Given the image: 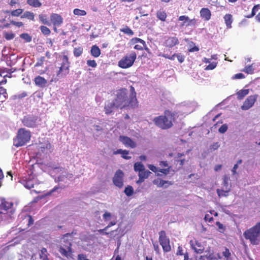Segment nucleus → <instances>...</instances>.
I'll use <instances>...</instances> for the list:
<instances>
[{
  "label": "nucleus",
  "mask_w": 260,
  "mask_h": 260,
  "mask_svg": "<svg viewBox=\"0 0 260 260\" xmlns=\"http://www.w3.org/2000/svg\"><path fill=\"white\" fill-rule=\"evenodd\" d=\"M27 4L34 8H39L42 6V3L39 0H27Z\"/></svg>",
  "instance_id": "32"
},
{
  "label": "nucleus",
  "mask_w": 260,
  "mask_h": 260,
  "mask_svg": "<svg viewBox=\"0 0 260 260\" xmlns=\"http://www.w3.org/2000/svg\"><path fill=\"white\" fill-rule=\"evenodd\" d=\"M189 243L191 248L197 253L201 254L204 251L205 249L204 245L199 240L193 239L190 241Z\"/></svg>",
  "instance_id": "11"
},
{
  "label": "nucleus",
  "mask_w": 260,
  "mask_h": 260,
  "mask_svg": "<svg viewBox=\"0 0 260 260\" xmlns=\"http://www.w3.org/2000/svg\"><path fill=\"white\" fill-rule=\"evenodd\" d=\"M131 91L128 98V91L126 88H121L116 91L115 98L113 101L117 104V108L122 109L127 107L135 108L138 107L136 93L133 86H131Z\"/></svg>",
  "instance_id": "1"
},
{
  "label": "nucleus",
  "mask_w": 260,
  "mask_h": 260,
  "mask_svg": "<svg viewBox=\"0 0 260 260\" xmlns=\"http://www.w3.org/2000/svg\"><path fill=\"white\" fill-rule=\"evenodd\" d=\"M144 169V166L140 162H136L134 165V170L136 172L141 173Z\"/></svg>",
  "instance_id": "35"
},
{
  "label": "nucleus",
  "mask_w": 260,
  "mask_h": 260,
  "mask_svg": "<svg viewBox=\"0 0 260 260\" xmlns=\"http://www.w3.org/2000/svg\"><path fill=\"white\" fill-rule=\"evenodd\" d=\"M119 140L127 147L134 148L137 146L136 142L127 136H120Z\"/></svg>",
  "instance_id": "16"
},
{
  "label": "nucleus",
  "mask_w": 260,
  "mask_h": 260,
  "mask_svg": "<svg viewBox=\"0 0 260 260\" xmlns=\"http://www.w3.org/2000/svg\"><path fill=\"white\" fill-rule=\"evenodd\" d=\"M244 78H245V76L244 75V74L240 73L235 74L233 78L239 79H243Z\"/></svg>",
  "instance_id": "62"
},
{
  "label": "nucleus",
  "mask_w": 260,
  "mask_h": 260,
  "mask_svg": "<svg viewBox=\"0 0 260 260\" xmlns=\"http://www.w3.org/2000/svg\"><path fill=\"white\" fill-rule=\"evenodd\" d=\"M31 132L24 128H19L16 136L13 139V145L15 147H19L25 145L31 138Z\"/></svg>",
  "instance_id": "5"
},
{
  "label": "nucleus",
  "mask_w": 260,
  "mask_h": 260,
  "mask_svg": "<svg viewBox=\"0 0 260 260\" xmlns=\"http://www.w3.org/2000/svg\"><path fill=\"white\" fill-rule=\"evenodd\" d=\"M153 182L154 184L157 185L159 187H163L166 184H167L168 185H172L173 184L171 181H165L161 179H155Z\"/></svg>",
  "instance_id": "28"
},
{
  "label": "nucleus",
  "mask_w": 260,
  "mask_h": 260,
  "mask_svg": "<svg viewBox=\"0 0 260 260\" xmlns=\"http://www.w3.org/2000/svg\"><path fill=\"white\" fill-rule=\"evenodd\" d=\"M27 95V94L26 92L24 91L22 93L19 94L17 95H16V98H17L18 99H21Z\"/></svg>",
  "instance_id": "63"
},
{
  "label": "nucleus",
  "mask_w": 260,
  "mask_h": 260,
  "mask_svg": "<svg viewBox=\"0 0 260 260\" xmlns=\"http://www.w3.org/2000/svg\"><path fill=\"white\" fill-rule=\"evenodd\" d=\"M224 20L227 28H231L233 22L232 15L230 14H225L224 16Z\"/></svg>",
  "instance_id": "26"
},
{
  "label": "nucleus",
  "mask_w": 260,
  "mask_h": 260,
  "mask_svg": "<svg viewBox=\"0 0 260 260\" xmlns=\"http://www.w3.org/2000/svg\"><path fill=\"white\" fill-rule=\"evenodd\" d=\"M257 98V94H254L248 96L241 106V109L243 110H247L251 108L254 104Z\"/></svg>",
  "instance_id": "12"
},
{
  "label": "nucleus",
  "mask_w": 260,
  "mask_h": 260,
  "mask_svg": "<svg viewBox=\"0 0 260 260\" xmlns=\"http://www.w3.org/2000/svg\"><path fill=\"white\" fill-rule=\"evenodd\" d=\"M204 219L206 222L212 223L213 221V218L209 214H206L205 215Z\"/></svg>",
  "instance_id": "60"
},
{
  "label": "nucleus",
  "mask_w": 260,
  "mask_h": 260,
  "mask_svg": "<svg viewBox=\"0 0 260 260\" xmlns=\"http://www.w3.org/2000/svg\"><path fill=\"white\" fill-rule=\"evenodd\" d=\"M40 30L43 34L44 35H49L51 33L50 30L45 26H41Z\"/></svg>",
  "instance_id": "46"
},
{
  "label": "nucleus",
  "mask_w": 260,
  "mask_h": 260,
  "mask_svg": "<svg viewBox=\"0 0 260 260\" xmlns=\"http://www.w3.org/2000/svg\"><path fill=\"white\" fill-rule=\"evenodd\" d=\"M159 56L163 57L165 58L169 59L170 60H174L175 57L177 58L178 61L180 63H182L184 61L185 57L184 55H182L181 53H174L173 55L170 56L167 54H162L160 53L158 55Z\"/></svg>",
  "instance_id": "18"
},
{
  "label": "nucleus",
  "mask_w": 260,
  "mask_h": 260,
  "mask_svg": "<svg viewBox=\"0 0 260 260\" xmlns=\"http://www.w3.org/2000/svg\"><path fill=\"white\" fill-rule=\"evenodd\" d=\"M249 89H241L238 92H237L236 94L237 95V99L238 100H242L245 97L246 95L249 93Z\"/></svg>",
  "instance_id": "31"
},
{
  "label": "nucleus",
  "mask_w": 260,
  "mask_h": 260,
  "mask_svg": "<svg viewBox=\"0 0 260 260\" xmlns=\"http://www.w3.org/2000/svg\"><path fill=\"white\" fill-rule=\"evenodd\" d=\"M83 52V49L81 47H76L74 49V55L76 57L80 56Z\"/></svg>",
  "instance_id": "44"
},
{
  "label": "nucleus",
  "mask_w": 260,
  "mask_h": 260,
  "mask_svg": "<svg viewBox=\"0 0 260 260\" xmlns=\"http://www.w3.org/2000/svg\"><path fill=\"white\" fill-rule=\"evenodd\" d=\"M120 31L129 36H132L134 34V31L127 26H125L124 27L121 28Z\"/></svg>",
  "instance_id": "37"
},
{
  "label": "nucleus",
  "mask_w": 260,
  "mask_h": 260,
  "mask_svg": "<svg viewBox=\"0 0 260 260\" xmlns=\"http://www.w3.org/2000/svg\"><path fill=\"white\" fill-rule=\"evenodd\" d=\"M184 155V154L183 153H178L177 154V156L175 158V160L176 162H178L179 163V165L181 166H182L185 162V159H181V158Z\"/></svg>",
  "instance_id": "34"
},
{
  "label": "nucleus",
  "mask_w": 260,
  "mask_h": 260,
  "mask_svg": "<svg viewBox=\"0 0 260 260\" xmlns=\"http://www.w3.org/2000/svg\"><path fill=\"white\" fill-rule=\"evenodd\" d=\"M124 176L123 172L119 169L115 172L113 178V184L119 188H122L123 186Z\"/></svg>",
  "instance_id": "10"
},
{
  "label": "nucleus",
  "mask_w": 260,
  "mask_h": 260,
  "mask_svg": "<svg viewBox=\"0 0 260 260\" xmlns=\"http://www.w3.org/2000/svg\"><path fill=\"white\" fill-rule=\"evenodd\" d=\"M87 64L89 67L95 68L97 66V63L94 60H87Z\"/></svg>",
  "instance_id": "55"
},
{
  "label": "nucleus",
  "mask_w": 260,
  "mask_h": 260,
  "mask_svg": "<svg viewBox=\"0 0 260 260\" xmlns=\"http://www.w3.org/2000/svg\"><path fill=\"white\" fill-rule=\"evenodd\" d=\"M130 43L131 45H135L137 43H140L143 45H146V43L145 41L143 40L138 38H132L130 41Z\"/></svg>",
  "instance_id": "38"
},
{
  "label": "nucleus",
  "mask_w": 260,
  "mask_h": 260,
  "mask_svg": "<svg viewBox=\"0 0 260 260\" xmlns=\"http://www.w3.org/2000/svg\"><path fill=\"white\" fill-rule=\"evenodd\" d=\"M124 192L127 196L129 197L133 194L134 189L132 186L128 185L125 188Z\"/></svg>",
  "instance_id": "39"
},
{
  "label": "nucleus",
  "mask_w": 260,
  "mask_h": 260,
  "mask_svg": "<svg viewBox=\"0 0 260 260\" xmlns=\"http://www.w3.org/2000/svg\"><path fill=\"white\" fill-rule=\"evenodd\" d=\"M51 148L52 146L48 140L45 139L42 143L39 141L38 149L41 153H47L51 151Z\"/></svg>",
  "instance_id": "13"
},
{
  "label": "nucleus",
  "mask_w": 260,
  "mask_h": 260,
  "mask_svg": "<svg viewBox=\"0 0 260 260\" xmlns=\"http://www.w3.org/2000/svg\"><path fill=\"white\" fill-rule=\"evenodd\" d=\"M243 236L251 245H258L260 243V222L244 231Z\"/></svg>",
  "instance_id": "4"
},
{
  "label": "nucleus",
  "mask_w": 260,
  "mask_h": 260,
  "mask_svg": "<svg viewBox=\"0 0 260 260\" xmlns=\"http://www.w3.org/2000/svg\"><path fill=\"white\" fill-rule=\"evenodd\" d=\"M77 260H90L87 258V256L83 253L79 254L77 256Z\"/></svg>",
  "instance_id": "59"
},
{
  "label": "nucleus",
  "mask_w": 260,
  "mask_h": 260,
  "mask_svg": "<svg viewBox=\"0 0 260 260\" xmlns=\"http://www.w3.org/2000/svg\"><path fill=\"white\" fill-rule=\"evenodd\" d=\"M40 258L42 260L47 259V249L45 248H43L41 250V253H40Z\"/></svg>",
  "instance_id": "42"
},
{
  "label": "nucleus",
  "mask_w": 260,
  "mask_h": 260,
  "mask_svg": "<svg viewBox=\"0 0 260 260\" xmlns=\"http://www.w3.org/2000/svg\"><path fill=\"white\" fill-rule=\"evenodd\" d=\"M61 63L56 72V76L58 77L66 76L69 73L70 63L67 55H64L61 57Z\"/></svg>",
  "instance_id": "7"
},
{
  "label": "nucleus",
  "mask_w": 260,
  "mask_h": 260,
  "mask_svg": "<svg viewBox=\"0 0 260 260\" xmlns=\"http://www.w3.org/2000/svg\"><path fill=\"white\" fill-rule=\"evenodd\" d=\"M35 84L40 87H44L46 86L47 81L43 77L38 76L35 78L34 80Z\"/></svg>",
  "instance_id": "24"
},
{
  "label": "nucleus",
  "mask_w": 260,
  "mask_h": 260,
  "mask_svg": "<svg viewBox=\"0 0 260 260\" xmlns=\"http://www.w3.org/2000/svg\"><path fill=\"white\" fill-rule=\"evenodd\" d=\"M201 17L205 21H209L211 17V12L208 8H202L200 11Z\"/></svg>",
  "instance_id": "22"
},
{
  "label": "nucleus",
  "mask_w": 260,
  "mask_h": 260,
  "mask_svg": "<svg viewBox=\"0 0 260 260\" xmlns=\"http://www.w3.org/2000/svg\"><path fill=\"white\" fill-rule=\"evenodd\" d=\"M11 23L18 27H20L23 25V23L20 21H11Z\"/></svg>",
  "instance_id": "61"
},
{
  "label": "nucleus",
  "mask_w": 260,
  "mask_h": 260,
  "mask_svg": "<svg viewBox=\"0 0 260 260\" xmlns=\"http://www.w3.org/2000/svg\"><path fill=\"white\" fill-rule=\"evenodd\" d=\"M39 18L40 20L44 24L50 25V23L47 19V16L44 14H40L39 15Z\"/></svg>",
  "instance_id": "40"
},
{
  "label": "nucleus",
  "mask_w": 260,
  "mask_h": 260,
  "mask_svg": "<svg viewBox=\"0 0 260 260\" xmlns=\"http://www.w3.org/2000/svg\"><path fill=\"white\" fill-rule=\"evenodd\" d=\"M41 121V119L38 116L34 115H27L23 118L22 123L23 124L29 128L37 127Z\"/></svg>",
  "instance_id": "8"
},
{
  "label": "nucleus",
  "mask_w": 260,
  "mask_h": 260,
  "mask_svg": "<svg viewBox=\"0 0 260 260\" xmlns=\"http://www.w3.org/2000/svg\"><path fill=\"white\" fill-rule=\"evenodd\" d=\"M115 109L118 108L117 104H116L114 101L111 102L107 101L105 104L104 111L107 115H110L113 113Z\"/></svg>",
  "instance_id": "15"
},
{
  "label": "nucleus",
  "mask_w": 260,
  "mask_h": 260,
  "mask_svg": "<svg viewBox=\"0 0 260 260\" xmlns=\"http://www.w3.org/2000/svg\"><path fill=\"white\" fill-rule=\"evenodd\" d=\"M165 46L168 48H172L179 44V40L176 37H169L165 40Z\"/></svg>",
  "instance_id": "20"
},
{
  "label": "nucleus",
  "mask_w": 260,
  "mask_h": 260,
  "mask_svg": "<svg viewBox=\"0 0 260 260\" xmlns=\"http://www.w3.org/2000/svg\"><path fill=\"white\" fill-rule=\"evenodd\" d=\"M23 10L22 9H17L16 10L12 11L11 12V15L12 16L18 17L23 13Z\"/></svg>",
  "instance_id": "41"
},
{
  "label": "nucleus",
  "mask_w": 260,
  "mask_h": 260,
  "mask_svg": "<svg viewBox=\"0 0 260 260\" xmlns=\"http://www.w3.org/2000/svg\"><path fill=\"white\" fill-rule=\"evenodd\" d=\"M254 69L252 67V65H249L248 66H246L245 68L243 70V71L247 74H252L253 73Z\"/></svg>",
  "instance_id": "50"
},
{
  "label": "nucleus",
  "mask_w": 260,
  "mask_h": 260,
  "mask_svg": "<svg viewBox=\"0 0 260 260\" xmlns=\"http://www.w3.org/2000/svg\"><path fill=\"white\" fill-rule=\"evenodd\" d=\"M137 58V54L132 51L130 54L123 56L118 62V66L122 69H127L131 67Z\"/></svg>",
  "instance_id": "6"
},
{
  "label": "nucleus",
  "mask_w": 260,
  "mask_h": 260,
  "mask_svg": "<svg viewBox=\"0 0 260 260\" xmlns=\"http://www.w3.org/2000/svg\"><path fill=\"white\" fill-rule=\"evenodd\" d=\"M230 188H228L225 190L218 188L216 190V192L218 197L220 198L222 197H227L228 196V193L230 191Z\"/></svg>",
  "instance_id": "33"
},
{
  "label": "nucleus",
  "mask_w": 260,
  "mask_h": 260,
  "mask_svg": "<svg viewBox=\"0 0 260 260\" xmlns=\"http://www.w3.org/2000/svg\"><path fill=\"white\" fill-rule=\"evenodd\" d=\"M206 257L208 260H216V257L214 256L213 253H210L209 254H207L205 256L201 255L200 258V260L204 259V258Z\"/></svg>",
  "instance_id": "45"
},
{
  "label": "nucleus",
  "mask_w": 260,
  "mask_h": 260,
  "mask_svg": "<svg viewBox=\"0 0 260 260\" xmlns=\"http://www.w3.org/2000/svg\"><path fill=\"white\" fill-rule=\"evenodd\" d=\"M50 20L54 26H59L62 23V18L60 15L53 13L50 15Z\"/></svg>",
  "instance_id": "21"
},
{
  "label": "nucleus",
  "mask_w": 260,
  "mask_h": 260,
  "mask_svg": "<svg viewBox=\"0 0 260 260\" xmlns=\"http://www.w3.org/2000/svg\"><path fill=\"white\" fill-rule=\"evenodd\" d=\"M150 174H151V173L149 171L144 169V171H142L141 173H139V180L137 181V183L138 184L142 183L145 179H147L149 177Z\"/></svg>",
  "instance_id": "23"
},
{
  "label": "nucleus",
  "mask_w": 260,
  "mask_h": 260,
  "mask_svg": "<svg viewBox=\"0 0 260 260\" xmlns=\"http://www.w3.org/2000/svg\"><path fill=\"white\" fill-rule=\"evenodd\" d=\"M175 121V114L169 110H166L164 115L156 117L153 119L155 124L162 129H167L173 126Z\"/></svg>",
  "instance_id": "3"
},
{
  "label": "nucleus",
  "mask_w": 260,
  "mask_h": 260,
  "mask_svg": "<svg viewBox=\"0 0 260 260\" xmlns=\"http://www.w3.org/2000/svg\"><path fill=\"white\" fill-rule=\"evenodd\" d=\"M148 167L150 170H151L152 171H153L155 173H156L157 172H159L164 174H167L169 172V168H168V169H160L158 170L155 166H154L152 165H149Z\"/></svg>",
  "instance_id": "27"
},
{
  "label": "nucleus",
  "mask_w": 260,
  "mask_h": 260,
  "mask_svg": "<svg viewBox=\"0 0 260 260\" xmlns=\"http://www.w3.org/2000/svg\"><path fill=\"white\" fill-rule=\"evenodd\" d=\"M228 125L226 124H223L219 128L218 131L221 134L224 133L228 129Z\"/></svg>",
  "instance_id": "57"
},
{
  "label": "nucleus",
  "mask_w": 260,
  "mask_h": 260,
  "mask_svg": "<svg viewBox=\"0 0 260 260\" xmlns=\"http://www.w3.org/2000/svg\"><path fill=\"white\" fill-rule=\"evenodd\" d=\"M259 9H260V5L259 4H257V5L254 6V7H253V8L252 9L251 14L248 15H247L246 16V17L247 18H251L253 17L255 15L256 12L257 11H258Z\"/></svg>",
  "instance_id": "36"
},
{
  "label": "nucleus",
  "mask_w": 260,
  "mask_h": 260,
  "mask_svg": "<svg viewBox=\"0 0 260 260\" xmlns=\"http://www.w3.org/2000/svg\"><path fill=\"white\" fill-rule=\"evenodd\" d=\"M35 182V179L32 176H28V177L22 180V183L25 187L31 189L34 187Z\"/></svg>",
  "instance_id": "19"
},
{
  "label": "nucleus",
  "mask_w": 260,
  "mask_h": 260,
  "mask_svg": "<svg viewBox=\"0 0 260 260\" xmlns=\"http://www.w3.org/2000/svg\"><path fill=\"white\" fill-rule=\"evenodd\" d=\"M73 13L74 15L78 16H85L86 15V12L85 10L79 9H75Z\"/></svg>",
  "instance_id": "43"
},
{
  "label": "nucleus",
  "mask_w": 260,
  "mask_h": 260,
  "mask_svg": "<svg viewBox=\"0 0 260 260\" xmlns=\"http://www.w3.org/2000/svg\"><path fill=\"white\" fill-rule=\"evenodd\" d=\"M64 177L68 179H71L73 177V175L71 173H67L66 174V175H65V176H64V175L59 176L58 177V181H63Z\"/></svg>",
  "instance_id": "52"
},
{
  "label": "nucleus",
  "mask_w": 260,
  "mask_h": 260,
  "mask_svg": "<svg viewBox=\"0 0 260 260\" xmlns=\"http://www.w3.org/2000/svg\"><path fill=\"white\" fill-rule=\"evenodd\" d=\"M159 242L162 246L163 251L168 252L171 251V248L170 244V240L167 238L165 231L159 232Z\"/></svg>",
  "instance_id": "9"
},
{
  "label": "nucleus",
  "mask_w": 260,
  "mask_h": 260,
  "mask_svg": "<svg viewBox=\"0 0 260 260\" xmlns=\"http://www.w3.org/2000/svg\"><path fill=\"white\" fill-rule=\"evenodd\" d=\"M4 37L6 40H10L15 37V35L12 32H5Z\"/></svg>",
  "instance_id": "53"
},
{
  "label": "nucleus",
  "mask_w": 260,
  "mask_h": 260,
  "mask_svg": "<svg viewBox=\"0 0 260 260\" xmlns=\"http://www.w3.org/2000/svg\"><path fill=\"white\" fill-rule=\"evenodd\" d=\"M21 18H26L31 21H35V14L33 12L26 11L21 15Z\"/></svg>",
  "instance_id": "29"
},
{
  "label": "nucleus",
  "mask_w": 260,
  "mask_h": 260,
  "mask_svg": "<svg viewBox=\"0 0 260 260\" xmlns=\"http://www.w3.org/2000/svg\"><path fill=\"white\" fill-rule=\"evenodd\" d=\"M16 210V205L13 199L0 198V220L10 222L14 217Z\"/></svg>",
  "instance_id": "2"
},
{
  "label": "nucleus",
  "mask_w": 260,
  "mask_h": 260,
  "mask_svg": "<svg viewBox=\"0 0 260 260\" xmlns=\"http://www.w3.org/2000/svg\"><path fill=\"white\" fill-rule=\"evenodd\" d=\"M146 45H143V44H136L135 46L134 47V48L136 50H142L144 48L145 50L148 51L149 49L147 47H146Z\"/></svg>",
  "instance_id": "51"
},
{
  "label": "nucleus",
  "mask_w": 260,
  "mask_h": 260,
  "mask_svg": "<svg viewBox=\"0 0 260 260\" xmlns=\"http://www.w3.org/2000/svg\"><path fill=\"white\" fill-rule=\"evenodd\" d=\"M178 20L179 21H183L181 26L186 27L189 26H195L197 24V20L195 18L189 19V17L185 15H182L179 17Z\"/></svg>",
  "instance_id": "14"
},
{
  "label": "nucleus",
  "mask_w": 260,
  "mask_h": 260,
  "mask_svg": "<svg viewBox=\"0 0 260 260\" xmlns=\"http://www.w3.org/2000/svg\"><path fill=\"white\" fill-rule=\"evenodd\" d=\"M153 247L154 250L156 251V253H159V247L157 243H153Z\"/></svg>",
  "instance_id": "64"
},
{
  "label": "nucleus",
  "mask_w": 260,
  "mask_h": 260,
  "mask_svg": "<svg viewBox=\"0 0 260 260\" xmlns=\"http://www.w3.org/2000/svg\"><path fill=\"white\" fill-rule=\"evenodd\" d=\"M129 154V151L126 150H123V152L122 153V157L125 159H129L131 158V156H128Z\"/></svg>",
  "instance_id": "56"
},
{
  "label": "nucleus",
  "mask_w": 260,
  "mask_h": 260,
  "mask_svg": "<svg viewBox=\"0 0 260 260\" xmlns=\"http://www.w3.org/2000/svg\"><path fill=\"white\" fill-rule=\"evenodd\" d=\"M20 37L26 42H30L31 41V37L27 33H23L20 35Z\"/></svg>",
  "instance_id": "48"
},
{
  "label": "nucleus",
  "mask_w": 260,
  "mask_h": 260,
  "mask_svg": "<svg viewBox=\"0 0 260 260\" xmlns=\"http://www.w3.org/2000/svg\"><path fill=\"white\" fill-rule=\"evenodd\" d=\"M217 64V62L213 61L211 63H209V64L205 68V70L208 71V70H212L214 69Z\"/></svg>",
  "instance_id": "49"
},
{
  "label": "nucleus",
  "mask_w": 260,
  "mask_h": 260,
  "mask_svg": "<svg viewBox=\"0 0 260 260\" xmlns=\"http://www.w3.org/2000/svg\"><path fill=\"white\" fill-rule=\"evenodd\" d=\"M45 61V58L44 56H42L37 59V62L35 65V67H41L44 64V61Z\"/></svg>",
  "instance_id": "47"
},
{
  "label": "nucleus",
  "mask_w": 260,
  "mask_h": 260,
  "mask_svg": "<svg viewBox=\"0 0 260 260\" xmlns=\"http://www.w3.org/2000/svg\"><path fill=\"white\" fill-rule=\"evenodd\" d=\"M90 53L92 56L98 57L101 55V52L99 47L96 45H94L91 48Z\"/></svg>",
  "instance_id": "25"
},
{
  "label": "nucleus",
  "mask_w": 260,
  "mask_h": 260,
  "mask_svg": "<svg viewBox=\"0 0 260 260\" xmlns=\"http://www.w3.org/2000/svg\"><path fill=\"white\" fill-rule=\"evenodd\" d=\"M71 246V243L70 242H68V245H67V248H64L62 246L59 247V252L63 256L67 258L71 257L72 254Z\"/></svg>",
  "instance_id": "17"
},
{
  "label": "nucleus",
  "mask_w": 260,
  "mask_h": 260,
  "mask_svg": "<svg viewBox=\"0 0 260 260\" xmlns=\"http://www.w3.org/2000/svg\"><path fill=\"white\" fill-rule=\"evenodd\" d=\"M222 255L225 258L228 259L230 257L231 253L229 249L228 248L225 247L224 248V251L222 252Z\"/></svg>",
  "instance_id": "54"
},
{
  "label": "nucleus",
  "mask_w": 260,
  "mask_h": 260,
  "mask_svg": "<svg viewBox=\"0 0 260 260\" xmlns=\"http://www.w3.org/2000/svg\"><path fill=\"white\" fill-rule=\"evenodd\" d=\"M229 178L226 176H224V177H223V183H222V184L225 187V188L226 189H228L229 187H228V186H229Z\"/></svg>",
  "instance_id": "58"
},
{
  "label": "nucleus",
  "mask_w": 260,
  "mask_h": 260,
  "mask_svg": "<svg viewBox=\"0 0 260 260\" xmlns=\"http://www.w3.org/2000/svg\"><path fill=\"white\" fill-rule=\"evenodd\" d=\"M156 17L159 20L162 21H165L167 15L165 11L160 10L156 12Z\"/></svg>",
  "instance_id": "30"
}]
</instances>
